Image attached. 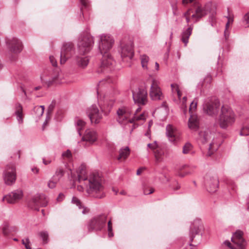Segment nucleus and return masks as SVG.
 Returning <instances> with one entry per match:
<instances>
[{
  "label": "nucleus",
  "mask_w": 249,
  "mask_h": 249,
  "mask_svg": "<svg viewBox=\"0 0 249 249\" xmlns=\"http://www.w3.org/2000/svg\"><path fill=\"white\" fill-rule=\"evenodd\" d=\"M77 174L76 180L80 183L83 182L89 195L98 198L105 196L104 182L99 173H91L88 175L85 165H81L77 169Z\"/></svg>",
  "instance_id": "nucleus-1"
},
{
  "label": "nucleus",
  "mask_w": 249,
  "mask_h": 249,
  "mask_svg": "<svg viewBox=\"0 0 249 249\" xmlns=\"http://www.w3.org/2000/svg\"><path fill=\"white\" fill-rule=\"evenodd\" d=\"M113 43L114 40L110 36L102 35L100 36L99 49L102 55L100 66L101 72H108L113 70L115 61L108 53Z\"/></svg>",
  "instance_id": "nucleus-2"
},
{
  "label": "nucleus",
  "mask_w": 249,
  "mask_h": 249,
  "mask_svg": "<svg viewBox=\"0 0 249 249\" xmlns=\"http://www.w3.org/2000/svg\"><path fill=\"white\" fill-rule=\"evenodd\" d=\"M64 78V74L57 67L51 70L44 71L40 75L42 83L47 87L54 83H61Z\"/></svg>",
  "instance_id": "nucleus-3"
},
{
  "label": "nucleus",
  "mask_w": 249,
  "mask_h": 249,
  "mask_svg": "<svg viewBox=\"0 0 249 249\" xmlns=\"http://www.w3.org/2000/svg\"><path fill=\"white\" fill-rule=\"evenodd\" d=\"M209 10L207 5L204 6L200 5L196 7L195 9H189L184 13L183 17L185 18L187 23H196L202 17L206 15Z\"/></svg>",
  "instance_id": "nucleus-4"
},
{
  "label": "nucleus",
  "mask_w": 249,
  "mask_h": 249,
  "mask_svg": "<svg viewBox=\"0 0 249 249\" xmlns=\"http://www.w3.org/2000/svg\"><path fill=\"white\" fill-rule=\"evenodd\" d=\"M234 121V114L231 109L228 106H222L218 120L220 127L225 129L233 124Z\"/></svg>",
  "instance_id": "nucleus-5"
},
{
  "label": "nucleus",
  "mask_w": 249,
  "mask_h": 249,
  "mask_svg": "<svg viewBox=\"0 0 249 249\" xmlns=\"http://www.w3.org/2000/svg\"><path fill=\"white\" fill-rule=\"evenodd\" d=\"M202 228V224L200 219L194 220L190 226V240L192 242L190 246H197L201 240V235L199 233Z\"/></svg>",
  "instance_id": "nucleus-6"
},
{
  "label": "nucleus",
  "mask_w": 249,
  "mask_h": 249,
  "mask_svg": "<svg viewBox=\"0 0 249 249\" xmlns=\"http://www.w3.org/2000/svg\"><path fill=\"white\" fill-rule=\"evenodd\" d=\"M213 134L209 130L201 131L199 133L198 140L200 142L205 144L210 142L208 147L209 151L207 154L208 157L211 156L214 151H216L220 145L219 143L215 142L214 139L211 142Z\"/></svg>",
  "instance_id": "nucleus-7"
},
{
  "label": "nucleus",
  "mask_w": 249,
  "mask_h": 249,
  "mask_svg": "<svg viewBox=\"0 0 249 249\" xmlns=\"http://www.w3.org/2000/svg\"><path fill=\"white\" fill-rule=\"evenodd\" d=\"M243 232L240 231H236L231 237V244L229 241L224 242V249H245L246 242L243 238Z\"/></svg>",
  "instance_id": "nucleus-8"
},
{
  "label": "nucleus",
  "mask_w": 249,
  "mask_h": 249,
  "mask_svg": "<svg viewBox=\"0 0 249 249\" xmlns=\"http://www.w3.org/2000/svg\"><path fill=\"white\" fill-rule=\"evenodd\" d=\"M131 110L128 107H121L117 111L116 120L123 127L126 128L127 125L129 126L134 123V119L131 118Z\"/></svg>",
  "instance_id": "nucleus-9"
},
{
  "label": "nucleus",
  "mask_w": 249,
  "mask_h": 249,
  "mask_svg": "<svg viewBox=\"0 0 249 249\" xmlns=\"http://www.w3.org/2000/svg\"><path fill=\"white\" fill-rule=\"evenodd\" d=\"M93 44V37L89 35L80 36L77 44L79 54L84 55L89 52L92 49Z\"/></svg>",
  "instance_id": "nucleus-10"
},
{
  "label": "nucleus",
  "mask_w": 249,
  "mask_h": 249,
  "mask_svg": "<svg viewBox=\"0 0 249 249\" xmlns=\"http://www.w3.org/2000/svg\"><path fill=\"white\" fill-rule=\"evenodd\" d=\"M75 49L72 42L64 43L61 48L60 53V63L64 64L69 59L73 60L75 58Z\"/></svg>",
  "instance_id": "nucleus-11"
},
{
  "label": "nucleus",
  "mask_w": 249,
  "mask_h": 249,
  "mask_svg": "<svg viewBox=\"0 0 249 249\" xmlns=\"http://www.w3.org/2000/svg\"><path fill=\"white\" fill-rule=\"evenodd\" d=\"M107 216L101 214L92 218L88 224V229L90 231H101L105 226Z\"/></svg>",
  "instance_id": "nucleus-12"
},
{
  "label": "nucleus",
  "mask_w": 249,
  "mask_h": 249,
  "mask_svg": "<svg viewBox=\"0 0 249 249\" xmlns=\"http://www.w3.org/2000/svg\"><path fill=\"white\" fill-rule=\"evenodd\" d=\"M48 204V200L43 194H37L31 198L28 202V207L37 211L39 210L40 207H46Z\"/></svg>",
  "instance_id": "nucleus-13"
},
{
  "label": "nucleus",
  "mask_w": 249,
  "mask_h": 249,
  "mask_svg": "<svg viewBox=\"0 0 249 249\" xmlns=\"http://www.w3.org/2000/svg\"><path fill=\"white\" fill-rule=\"evenodd\" d=\"M220 106V102L217 100H207L203 104V110L210 116L216 115L218 113Z\"/></svg>",
  "instance_id": "nucleus-14"
},
{
  "label": "nucleus",
  "mask_w": 249,
  "mask_h": 249,
  "mask_svg": "<svg viewBox=\"0 0 249 249\" xmlns=\"http://www.w3.org/2000/svg\"><path fill=\"white\" fill-rule=\"evenodd\" d=\"M160 82L156 79H153L150 87V96L152 100H162L164 95L159 87Z\"/></svg>",
  "instance_id": "nucleus-15"
},
{
  "label": "nucleus",
  "mask_w": 249,
  "mask_h": 249,
  "mask_svg": "<svg viewBox=\"0 0 249 249\" xmlns=\"http://www.w3.org/2000/svg\"><path fill=\"white\" fill-rule=\"evenodd\" d=\"M5 42L10 51L14 53H19L23 49L22 42L17 37H6Z\"/></svg>",
  "instance_id": "nucleus-16"
},
{
  "label": "nucleus",
  "mask_w": 249,
  "mask_h": 249,
  "mask_svg": "<svg viewBox=\"0 0 249 249\" xmlns=\"http://www.w3.org/2000/svg\"><path fill=\"white\" fill-rule=\"evenodd\" d=\"M86 112L92 124H97L102 119V112L96 105H92L87 109Z\"/></svg>",
  "instance_id": "nucleus-17"
},
{
  "label": "nucleus",
  "mask_w": 249,
  "mask_h": 249,
  "mask_svg": "<svg viewBox=\"0 0 249 249\" xmlns=\"http://www.w3.org/2000/svg\"><path fill=\"white\" fill-rule=\"evenodd\" d=\"M3 178L5 183L7 185H10L15 183L16 179V174L15 166L13 164L7 166L4 172Z\"/></svg>",
  "instance_id": "nucleus-18"
},
{
  "label": "nucleus",
  "mask_w": 249,
  "mask_h": 249,
  "mask_svg": "<svg viewBox=\"0 0 249 249\" xmlns=\"http://www.w3.org/2000/svg\"><path fill=\"white\" fill-rule=\"evenodd\" d=\"M147 91L142 88H138L133 91V98L135 103L144 105L147 102Z\"/></svg>",
  "instance_id": "nucleus-19"
},
{
  "label": "nucleus",
  "mask_w": 249,
  "mask_h": 249,
  "mask_svg": "<svg viewBox=\"0 0 249 249\" xmlns=\"http://www.w3.org/2000/svg\"><path fill=\"white\" fill-rule=\"evenodd\" d=\"M204 184L207 190L213 193L216 191L218 186V180L216 177L206 175L204 179Z\"/></svg>",
  "instance_id": "nucleus-20"
},
{
  "label": "nucleus",
  "mask_w": 249,
  "mask_h": 249,
  "mask_svg": "<svg viewBox=\"0 0 249 249\" xmlns=\"http://www.w3.org/2000/svg\"><path fill=\"white\" fill-rule=\"evenodd\" d=\"M23 196V192L21 190H15L3 197V200L8 203L13 204L20 200Z\"/></svg>",
  "instance_id": "nucleus-21"
},
{
  "label": "nucleus",
  "mask_w": 249,
  "mask_h": 249,
  "mask_svg": "<svg viewBox=\"0 0 249 249\" xmlns=\"http://www.w3.org/2000/svg\"><path fill=\"white\" fill-rule=\"evenodd\" d=\"M121 56L123 59L127 58L131 60L134 55L132 43L130 42L124 45L121 48Z\"/></svg>",
  "instance_id": "nucleus-22"
},
{
  "label": "nucleus",
  "mask_w": 249,
  "mask_h": 249,
  "mask_svg": "<svg viewBox=\"0 0 249 249\" xmlns=\"http://www.w3.org/2000/svg\"><path fill=\"white\" fill-rule=\"evenodd\" d=\"M166 134L169 140L174 142L178 141L180 139L178 132L171 124H168L166 127Z\"/></svg>",
  "instance_id": "nucleus-23"
},
{
  "label": "nucleus",
  "mask_w": 249,
  "mask_h": 249,
  "mask_svg": "<svg viewBox=\"0 0 249 249\" xmlns=\"http://www.w3.org/2000/svg\"><path fill=\"white\" fill-rule=\"evenodd\" d=\"M97 139V134L95 130L92 129H88L86 130L82 140L90 143H93Z\"/></svg>",
  "instance_id": "nucleus-24"
},
{
  "label": "nucleus",
  "mask_w": 249,
  "mask_h": 249,
  "mask_svg": "<svg viewBox=\"0 0 249 249\" xmlns=\"http://www.w3.org/2000/svg\"><path fill=\"white\" fill-rule=\"evenodd\" d=\"M74 60L79 67L84 69L88 66L89 59L88 56L82 57L76 55Z\"/></svg>",
  "instance_id": "nucleus-25"
},
{
  "label": "nucleus",
  "mask_w": 249,
  "mask_h": 249,
  "mask_svg": "<svg viewBox=\"0 0 249 249\" xmlns=\"http://www.w3.org/2000/svg\"><path fill=\"white\" fill-rule=\"evenodd\" d=\"M193 27L190 26L186 29L183 30L181 40L184 43V45L187 46L190 36L192 34Z\"/></svg>",
  "instance_id": "nucleus-26"
},
{
  "label": "nucleus",
  "mask_w": 249,
  "mask_h": 249,
  "mask_svg": "<svg viewBox=\"0 0 249 249\" xmlns=\"http://www.w3.org/2000/svg\"><path fill=\"white\" fill-rule=\"evenodd\" d=\"M189 127L193 130H196L199 127V121L197 116L191 114L188 121Z\"/></svg>",
  "instance_id": "nucleus-27"
},
{
  "label": "nucleus",
  "mask_w": 249,
  "mask_h": 249,
  "mask_svg": "<svg viewBox=\"0 0 249 249\" xmlns=\"http://www.w3.org/2000/svg\"><path fill=\"white\" fill-rule=\"evenodd\" d=\"M15 114L19 124L23 122L22 107L20 104L17 103L15 106Z\"/></svg>",
  "instance_id": "nucleus-28"
},
{
  "label": "nucleus",
  "mask_w": 249,
  "mask_h": 249,
  "mask_svg": "<svg viewBox=\"0 0 249 249\" xmlns=\"http://www.w3.org/2000/svg\"><path fill=\"white\" fill-rule=\"evenodd\" d=\"M17 231V229L15 227H10L7 224H5L2 227L3 234L7 236L13 232H15Z\"/></svg>",
  "instance_id": "nucleus-29"
},
{
  "label": "nucleus",
  "mask_w": 249,
  "mask_h": 249,
  "mask_svg": "<svg viewBox=\"0 0 249 249\" xmlns=\"http://www.w3.org/2000/svg\"><path fill=\"white\" fill-rule=\"evenodd\" d=\"M129 153V148L128 146L121 149L119 151V156L117 158V160H119L122 159L125 160L128 156Z\"/></svg>",
  "instance_id": "nucleus-30"
},
{
  "label": "nucleus",
  "mask_w": 249,
  "mask_h": 249,
  "mask_svg": "<svg viewBox=\"0 0 249 249\" xmlns=\"http://www.w3.org/2000/svg\"><path fill=\"white\" fill-rule=\"evenodd\" d=\"M75 124L77 130L80 136L81 135V130L85 127L86 123L82 120L79 118H76L75 121Z\"/></svg>",
  "instance_id": "nucleus-31"
},
{
  "label": "nucleus",
  "mask_w": 249,
  "mask_h": 249,
  "mask_svg": "<svg viewBox=\"0 0 249 249\" xmlns=\"http://www.w3.org/2000/svg\"><path fill=\"white\" fill-rule=\"evenodd\" d=\"M140 59L142 67L144 69L148 70L147 65L149 60V57L145 54H143L141 55Z\"/></svg>",
  "instance_id": "nucleus-32"
},
{
  "label": "nucleus",
  "mask_w": 249,
  "mask_h": 249,
  "mask_svg": "<svg viewBox=\"0 0 249 249\" xmlns=\"http://www.w3.org/2000/svg\"><path fill=\"white\" fill-rule=\"evenodd\" d=\"M38 235L42 239L43 243L46 244L49 242V233L47 231H42L38 233Z\"/></svg>",
  "instance_id": "nucleus-33"
},
{
  "label": "nucleus",
  "mask_w": 249,
  "mask_h": 249,
  "mask_svg": "<svg viewBox=\"0 0 249 249\" xmlns=\"http://www.w3.org/2000/svg\"><path fill=\"white\" fill-rule=\"evenodd\" d=\"M65 171L62 167L57 168L55 171L53 177L56 178H58V180H60V178L64 176Z\"/></svg>",
  "instance_id": "nucleus-34"
},
{
  "label": "nucleus",
  "mask_w": 249,
  "mask_h": 249,
  "mask_svg": "<svg viewBox=\"0 0 249 249\" xmlns=\"http://www.w3.org/2000/svg\"><path fill=\"white\" fill-rule=\"evenodd\" d=\"M58 178L52 177L48 182L47 186L50 189H53L56 187L57 183L59 182Z\"/></svg>",
  "instance_id": "nucleus-35"
},
{
  "label": "nucleus",
  "mask_w": 249,
  "mask_h": 249,
  "mask_svg": "<svg viewBox=\"0 0 249 249\" xmlns=\"http://www.w3.org/2000/svg\"><path fill=\"white\" fill-rule=\"evenodd\" d=\"M164 154V152L161 149L157 148L155 152V156L156 161L157 162H160L162 160V156Z\"/></svg>",
  "instance_id": "nucleus-36"
},
{
  "label": "nucleus",
  "mask_w": 249,
  "mask_h": 249,
  "mask_svg": "<svg viewBox=\"0 0 249 249\" xmlns=\"http://www.w3.org/2000/svg\"><path fill=\"white\" fill-rule=\"evenodd\" d=\"M106 83L107 81L104 80H101L99 82L97 87V94L98 97H99V96H101L102 92V87L106 85Z\"/></svg>",
  "instance_id": "nucleus-37"
},
{
  "label": "nucleus",
  "mask_w": 249,
  "mask_h": 249,
  "mask_svg": "<svg viewBox=\"0 0 249 249\" xmlns=\"http://www.w3.org/2000/svg\"><path fill=\"white\" fill-rule=\"evenodd\" d=\"M192 145L189 143L187 142L183 147L182 153L184 154H189L192 149Z\"/></svg>",
  "instance_id": "nucleus-38"
},
{
  "label": "nucleus",
  "mask_w": 249,
  "mask_h": 249,
  "mask_svg": "<svg viewBox=\"0 0 249 249\" xmlns=\"http://www.w3.org/2000/svg\"><path fill=\"white\" fill-rule=\"evenodd\" d=\"M143 194L145 195H149L153 193L154 191V189L146 185L143 186Z\"/></svg>",
  "instance_id": "nucleus-39"
},
{
  "label": "nucleus",
  "mask_w": 249,
  "mask_h": 249,
  "mask_svg": "<svg viewBox=\"0 0 249 249\" xmlns=\"http://www.w3.org/2000/svg\"><path fill=\"white\" fill-rule=\"evenodd\" d=\"M62 156L64 159H66L69 161L72 160V154L70 150H67L66 151L64 152L62 154Z\"/></svg>",
  "instance_id": "nucleus-40"
},
{
  "label": "nucleus",
  "mask_w": 249,
  "mask_h": 249,
  "mask_svg": "<svg viewBox=\"0 0 249 249\" xmlns=\"http://www.w3.org/2000/svg\"><path fill=\"white\" fill-rule=\"evenodd\" d=\"M21 243L25 246L26 249H32L31 242L28 237L22 239Z\"/></svg>",
  "instance_id": "nucleus-41"
},
{
  "label": "nucleus",
  "mask_w": 249,
  "mask_h": 249,
  "mask_svg": "<svg viewBox=\"0 0 249 249\" xmlns=\"http://www.w3.org/2000/svg\"><path fill=\"white\" fill-rule=\"evenodd\" d=\"M71 203L75 204L79 209L83 208L80 200L76 197L73 196L71 200Z\"/></svg>",
  "instance_id": "nucleus-42"
},
{
  "label": "nucleus",
  "mask_w": 249,
  "mask_h": 249,
  "mask_svg": "<svg viewBox=\"0 0 249 249\" xmlns=\"http://www.w3.org/2000/svg\"><path fill=\"white\" fill-rule=\"evenodd\" d=\"M175 86L176 87V92L177 93V95H178V98L179 100H180V98H181V97L182 93H181V92L180 91V89H179L178 85L177 84H175V83L172 84L171 85V88H173V87H175Z\"/></svg>",
  "instance_id": "nucleus-43"
},
{
  "label": "nucleus",
  "mask_w": 249,
  "mask_h": 249,
  "mask_svg": "<svg viewBox=\"0 0 249 249\" xmlns=\"http://www.w3.org/2000/svg\"><path fill=\"white\" fill-rule=\"evenodd\" d=\"M170 187L173 190L176 191L178 190L180 186L178 184V181L176 180H174L172 184L170 185Z\"/></svg>",
  "instance_id": "nucleus-44"
},
{
  "label": "nucleus",
  "mask_w": 249,
  "mask_h": 249,
  "mask_svg": "<svg viewBox=\"0 0 249 249\" xmlns=\"http://www.w3.org/2000/svg\"><path fill=\"white\" fill-rule=\"evenodd\" d=\"M34 111L36 114V116L39 117L42 116L43 114V109H42L41 107H36L34 108Z\"/></svg>",
  "instance_id": "nucleus-45"
},
{
  "label": "nucleus",
  "mask_w": 249,
  "mask_h": 249,
  "mask_svg": "<svg viewBox=\"0 0 249 249\" xmlns=\"http://www.w3.org/2000/svg\"><path fill=\"white\" fill-rule=\"evenodd\" d=\"M134 119V122L135 121L139 120H144L145 119V117L144 113H142L140 115H137L136 114H134V117L132 118Z\"/></svg>",
  "instance_id": "nucleus-46"
},
{
  "label": "nucleus",
  "mask_w": 249,
  "mask_h": 249,
  "mask_svg": "<svg viewBox=\"0 0 249 249\" xmlns=\"http://www.w3.org/2000/svg\"><path fill=\"white\" fill-rule=\"evenodd\" d=\"M240 135L248 136L249 135V127L244 126L240 131Z\"/></svg>",
  "instance_id": "nucleus-47"
},
{
  "label": "nucleus",
  "mask_w": 249,
  "mask_h": 249,
  "mask_svg": "<svg viewBox=\"0 0 249 249\" xmlns=\"http://www.w3.org/2000/svg\"><path fill=\"white\" fill-rule=\"evenodd\" d=\"M197 102L194 100L190 104L189 107V112L192 114V110L196 108Z\"/></svg>",
  "instance_id": "nucleus-48"
},
{
  "label": "nucleus",
  "mask_w": 249,
  "mask_h": 249,
  "mask_svg": "<svg viewBox=\"0 0 249 249\" xmlns=\"http://www.w3.org/2000/svg\"><path fill=\"white\" fill-rule=\"evenodd\" d=\"M147 146L148 148L151 149L152 150H155L158 148V144L156 142H155L152 143L148 144Z\"/></svg>",
  "instance_id": "nucleus-49"
},
{
  "label": "nucleus",
  "mask_w": 249,
  "mask_h": 249,
  "mask_svg": "<svg viewBox=\"0 0 249 249\" xmlns=\"http://www.w3.org/2000/svg\"><path fill=\"white\" fill-rule=\"evenodd\" d=\"M209 20L212 26L214 27L215 26V18L213 15L209 17Z\"/></svg>",
  "instance_id": "nucleus-50"
},
{
  "label": "nucleus",
  "mask_w": 249,
  "mask_h": 249,
  "mask_svg": "<svg viewBox=\"0 0 249 249\" xmlns=\"http://www.w3.org/2000/svg\"><path fill=\"white\" fill-rule=\"evenodd\" d=\"M50 61L52 64V65L53 67H56L57 66V61L55 59V58L53 56H50L49 57Z\"/></svg>",
  "instance_id": "nucleus-51"
},
{
  "label": "nucleus",
  "mask_w": 249,
  "mask_h": 249,
  "mask_svg": "<svg viewBox=\"0 0 249 249\" xmlns=\"http://www.w3.org/2000/svg\"><path fill=\"white\" fill-rule=\"evenodd\" d=\"M80 1L83 7H87L88 6L89 0H80Z\"/></svg>",
  "instance_id": "nucleus-52"
},
{
  "label": "nucleus",
  "mask_w": 249,
  "mask_h": 249,
  "mask_svg": "<svg viewBox=\"0 0 249 249\" xmlns=\"http://www.w3.org/2000/svg\"><path fill=\"white\" fill-rule=\"evenodd\" d=\"M64 198V195L62 193H60L58 197H57V200L58 201H61Z\"/></svg>",
  "instance_id": "nucleus-53"
},
{
  "label": "nucleus",
  "mask_w": 249,
  "mask_h": 249,
  "mask_svg": "<svg viewBox=\"0 0 249 249\" xmlns=\"http://www.w3.org/2000/svg\"><path fill=\"white\" fill-rule=\"evenodd\" d=\"M245 21L247 23H249V12L247 13L244 17Z\"/></svg>",
  "instance_id": "nucleus-54"
},
{
  "label": "nucleus",
  "mask_w": 249,
  "mask_h": 249,
  "mask_svg": "<svg viewBox=\"0 0 249 249\" xmlns=\"http://www.w3.org/2000/svg\"><path fill=\"white\" fill-rule=\"evenodd\" d=\"M230 24V23H229V22H227L226 23V29H225V32H224V35H225V36L226 38H227V32H228V28L229 27Z\"/></svg>",
  "instance_id": "nucleus-55"
},
{
  "label": "nucleus",
  "mask_w": 249,
  "mask_h": 249,
  "mask_svg": "<svg viewBox=\"0 0 249 249\" xmlns=\"http://www.w3.org/2000/svg\"><path fill=\"white\" fill-rule=\"evenodd\" d=\"M195 0H182V3L183 5L187 4L189 3H191L195 1Z\"/></svg>",
  "instance_id": "nucleus-56"
},
{
  "label": "nucleus",
  "mask_w": 249,
  "mask_h": 249,
  "mask_svg": "<svg viewBox=\"0 0 249 249\" xmlns=\"http://www.w3.org/2000/svg\"><path fill=\"white\" fill-rule=\"evenodd\" d=\"M107 229L108 231H110L112 230V223L111 220H109L107 223Z\"/></svg>",
  "instance_id": "nucleus-57"
},
{
  "label": "nucleus",
  "mask_w": 249,
  "mask_h": 249,
  "mask_svg": "<svg viewBox=\"0 0 249 249\" xmlns=\"http://www.w3.org/2000/svg\"><path fill=\"white\" fill-rule=\"evenodd\" d=\"M53 108H54V105L53 104L50 105L48 107V113H51L52 112Z\"/></svg>",
  "instance_id": "nucleus-58"
},
{
  "label": "nucleus",
  "mask_w": 249,
  "mask_h": 249,
  "mask_svg": "<svg viewBox=\"0 0 249 249\" xmlns=\"http://www.w3.org/2000/svg\"><path fill=\"white\" fill-rule=\"evenodd\" d=\"M42 160H43V163L45 165H48V164H49L51 163V162H52L51 160H45L44 158H43V159H42Z\"/></svg>",
  "instance_id": "nucleus-59"
},
{
  "label": "nucleus",
  "mask_w": 249,
  "mask_h": 249,
  "mask_svg": "<svg viewBox=\"0 0 249 249\" xmlns=\"http://www.w3.org/2000/svg\"><path fill=\"white\" fill-rule=\"evenodd\" d=\"M32 171L36 173V174H37L39 172V169L37 168V167H34V168H32Z\"/></svg>",
  "instance_id": "nucleus-60"
},
{
  "label": "nucleus",
  "mask_w": 249,
  "mask_h": 249,
  "mask_svg": "<svg viewBox=\"0 0 249 249\" xmlns=\"http://www.w3.org/2000/svg\"><path fill=\"white\" fill-rule=\"evenodd\" d=\"M228 18V22H229L230 23H232L233 21V18L231 17H227Z\"/></svg>",
  "instance_id": "nucleus-61"
},
{
  "label": "nucleus",
  "mask_w": 249,
  "mask_h": 249,
  "mask_svg": "<svg viewBox=\"0 0 249 249\" xmlns=\"http://www.w3.org/2000/svg\"><path fill=\"white\" fill-rule=\"evenodd\" d=\"M187 98L186 96H184L183 98H182V105L184 106V105H185V103L187 101Z\"/></svg>",
  "instance_id": "nucleus-62"
},
{
  "label": "nucleus",
  "mask_w": 249,
  "mask_h": 249,
  "mask_svg": "<svg viewBox=\"0 0 249 249\" xmlns=\"http://www.w3.org/2000/svg\"><path fill=\"white\" fill-rule=\"evenodd\" d=\"M108 235L109 237H112L113 236V233L112 232V231H108Z\"/></svg>",
  "instance_id": "nucleus-63"
},
{
  "label": "nucleus",
  "mask_w": 249,
  "mask_h": 249,
  "mask_svg": "<svg viewBox=\"0 0 249 249\" xmlns=\"http://www.w3.org/2000/svg\"><path fill=\"white\" fill-rule=\"evenodd\" d=\"M161 107L164 108L165 110L166 109V103L165 102L162 103Z\"/></svg>",
  "instance_id": "nucleus-64"
}]
</instances>
